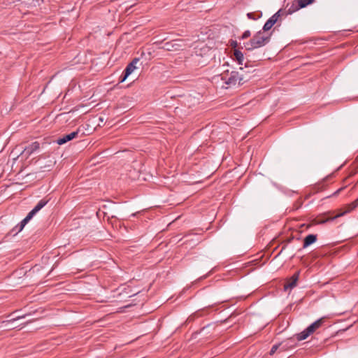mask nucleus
Returning <instances> with one entry per match:
<instances>
[{
  "instance_id": "6",
  "label": "nucleus",
  "mask_w": 358,
  "mask_h": 358,
  "mask_svg": "<svg viewBox=\"0 0 358 358\" xmlns=\"http://www.w3.org/2000/svg\"><path fill=\"white\" fill-rule=\"evenodd\" d=\"M138 58H134L126 67L124 76L120 77V83H123L127 78L137 68L136 64L139 62Z\"/></svg>"
},
{
  "instance_id": "28",
  "label": "nucleus",
  "mask_w": 358,
  "mask_h": 358,
  "mask_svg": "<svg viewBox=\"0 0 358 358\" xmlns=\"http://www.w3.org/2000/svg\"><path fill=\"white\" fill-rule=\"evenodd\" d=\"M301 205H302V201H298L296 202V203L295 204V208H296V209L299 208L301 206Z\"/></svg>"
},
{
  "instance_id": "3",
  "label": "nucleus",
  "mask_w": 358,
  "mask_h": 358,
  "mask_svg": "<svg viewBox=\"0 0 358 358\" xmlns=\"http://www.w3.org/2000/svg\"><path fill=\"white\" fill-rule=\"evenodd\" d=\"M325 321V317H321L309 325L306 329L296 335V339L300 341L306 339L310 335L313 334L317 329L320 328Z\"/></svg>"
},
{
  "instance_id": "26",
  "label": "nucleus",
  "mask_w": 358,
  "mask_h": 358,
  "mask_svg": "<svg viewBox=\"0 0 358 358\" xmlns=\"http://www.w3.org/2000/svg\"><path fill=\"white\" fill-rule=\"evenodd\" d=\"M250 36H251V32L249 30H246V31H244V33L241 36V39L248 38Z\"/></svg>"
},
{
  "instance_id": "24",
  "label": "nucleus",
  "mask_w": 358,
  "mask_h": 358,
  "mask_svg": "<svg viewBox=\"0 0 358 358\" xmlns=\"http://www.w3.org/2000/svg\"><path fill=\"white\" fill-rule=\"evenodd\" d=\"M37 213V212L33 208L25 217L26 219L28 220V221H30L32 217Z\"/></svg>"
},
{
  "instance_id": "22",
  "label": "nucleus",
  "mask_w": 358,
  "mask_h": 358,
  "mask_svg": "<svg viewBox=\"0 0 358 358\" xmlns=\"http://www.w3.org/2000/svg\"><path fill=\"white\" fill-rule=\"evenodd\" d=\"M280 10L276 12L275 14H273L270 19L271 21L274 23V24L278 22L279 17H280Z\"/></svg>"
},
{
  "instance_id": "10",
  "label": "nucleus",
  "mask_w": 358,
  "mask_h": 358,
  "mask_svg": "<svg viewBox=\"0 0 358 358\" xmlns=\"http://www.w3.org/2000/svg\"><path fill=\"white\" fill-rule=\"evenodd\" d=\"M299 276V272H296L287 282V283L284 286L285 290L288 289H292L296 285V282L298 281Z\"/></svg>"
},
{
  "instance_id": "20",
  "label": "nucleus",
  "mask_w": 358,
  "mask_h": 358,
  "mask_svg": "<svg viewBox=\"0 0 358 358\" xmlns=\"http://www.w3.org/2000/svg\"><path fill=\"white\" fill-rule=\"evenodd\" d=\"M29 221H28L27 219H26L25 217L21 221V222L20 223L19 225H17L16 227L18 228V230H17V232H20L21 231L23 228L24 227V226L29 222Z\"/></svg>"
},
{
  "instance_id": "14",
  "label": "nucleus",
  "mask_w": 358,
  "mask_h": 358,
  "mask_svg": "<svg viewBox=\"0 0 358 358\" xmlns=\"http://www.w3.org/2000/svg\"><path fill=\"white\" fill-rule=\"evenodd\" d=\"M48 202V200L43 199L38 201L34 209L38 213L42 208H43Z\"/></svg>"
},
{
  "instance_id": "30",
  "label": "nucleus",
  "mask_w": 358,
  "mask_h": 358,
  "mask_svg": "<svg viewBox=\"0 0 358 358\" xmlns=\"http://www.w3.org/2000/svg\"><path fill=\"white\" fill-rule=\"evenodd\" d=\"M357 201H358V198H357Z\"/></svg>"
},
{
  "instance_id": "15",
  "label": "nucleus",
  "mask_w": 358,
  "mask_h": 358,
  "mask_svg": "<svg viewBox=\"0 0 358 358\" xmlns=\"http://www.w3.org/2000/svg\"><path fill=\"white\" fill-rule=\"evenodd\" d=\"M48 202V200L43 199L38 201L34 209L38 213L42 208H43Z\"/></svg>"
},
{
  "instance_id": "11",
  "label": "nucleus",
  "mask_w": 358,
  "mask_h": 358,
  "mask_svg": "<svg viewBox=\"0 0 358 358\" xmlns=\"http://www.w3.org/2000/svg\"><path fill=\"white\" fill-rule=\"evenodd\" d=\"M40 148V144L38 142L35 141L31 144L29 145L26 148H24L23 152L25 153L27 156L31 155L35 151L38 150Z\"/></svg>"
},
{
  "instance_id": "17",
  "label": "nucleus",
  "mask_w": 358,
  "mask_h": 358,
  "mask_svg": "<svg viewBox=\"0 0 358 358\" xmlns=\"http://www.w3.org/2000/svg\"><path fill=\"white\" fill-rule=\"evenodd\" d=\"M291 340H287V341L285 342H283V343H279V345H280V350L281 352H284V351H286L287 349H289L290 347H292V345L289 344V342H290Z\"/></svg>"
},
{
  "instance_id": "19",
  "label": "nucleus",
  "mask_w": 358,
  "mask_h": 358,
  "mask_svg": "<svg viewBox=\"0 0 358 358\" xmlns=\"http://www.w3.org/2000/svg\"><path fill=\"white\" fill-rule=\"evenodd\" d=\"M274 25V23L271 21V20L269 18L266 23L264 24L262 30L264 31H267L270 30L272 27Z\"/></svg>"
},
{
  "instance_id": "16",
  "label": "nucleus",
  "mask_w": 358,
  "mask_h": 358,
  "mask_svg": "<svg viewBox=\"0 0 358 358\" xmlns=\"http://www.w3.org/2000/svg\"><path fill=\"white\" fill-rule=\"evenodd\" d=\"M48 202V200L43 199L38 201L34 209L38 213L42 208H43Z\"/></svg>"
},
{
  "instance_id": "1",
  "label": "nucleus",
  "mask_w": 358,
  "mask_h": 358,
  "mask_svg": "<svg viewBox=\"0 0 358 358\" xmlns=\"http://www.w3.org/2000/svg\"><path fill=\"white\" fill-rule=\"evenodd\" d=\"M210 50L206 45H203L201 48L196 47L189 59L196 66H206L210 57Z\"/></svg>"
},
{
  "instance_id": "18",
  "label": "nucleus",
  "mask_w": 358,
  "mask_h": 358,
  "mask_svg": "<svg viewBox=\"0 0 358 358\" xmlns=\"http://www.w3.org/2000/svg\"><path fill=\"white\" fill-rule=\"evenodd\" d=\"M262 16V13H247V17L250 20H257L260 18Z\"/></svg>"
},
{
  "instance_id": "8",
  "label": "nucleus",
  "mask_w": 358,
  "mask_h": 358,
  "mask_svg": "<svg viewBox=\"0 0 358 358\" xmlns=\"http://www.w3.org/2000/svg\"><path fill=\"white\" fill-rule=\"evenodd\" d=\"M314 1L315 0H294L292 2V8L293 11H296L305 8L308 5L313 3Z\"/></svg>"
},
{
  "instance_id": "2",
  "label": "nucleus",
  "mask_w": 358,
  "mask_h": 358,
  "mask_svg": "<svg viewBox=\"0 0 358 358\" xmlns=\"http://www.w3.org/2000/svg\"><path fill=\"white\" fill-rule=\"evenodd\" d=\"M270 41V36H264L262 31L257 32L244 46L247 50H252L264 46Z\"/></svg>"
},
{
  "instance_id": "27",
  "label": "nucleus",
  "mask_w": 358,
  "mask_h": 358,
  "mask_svg": "<svg viewBox=\"0 0 358 358\" xmlns=\"http://www.w3.org/2000/svg\"><path fill=\"white\" fill-rule=\"evenodd\" d=\"M230 45H231L233 48H234V50H235V49H236V48L238 46V43H237V41H233V40H231V41H230Z\"/></svg>"
},
{
  "instance_id": "4",
  "label": "nucleus",
  "mask_w": 358,
  "mask_h": 358,
  "mask_svg": "<svg viewBox=\"0 0 358 358\" xmlns=\"http://www.w3.org/2000/svg\"><path fill=\"white\" fill-rule=\"evenodd\" d=\"M221 79L224 80L227 85L230 86L236 85V84L241 85L245 82L243 76L239 75V73L236 71H231L230 75L222 73L221 75Z\"/></svg>"
},
{
  "instance_id": "12",
  "label": "nucleus",
  "mask_w": 358,
  "mask_h": 358,
  "mask_svg": "<svg viewBox=\"0 0 358 358\" xmlns=\"http://www.w3.org/2000/svg\"><path fill=\"white\" fill-rule=\"evenodd\" d=\"M317 241V235L315 234H309L305 237L303 240V248H306L314 243Z\"/></svg>"
},
{
  "instance_id": "13",
  "label": "nucleus",
  "mask_w": 358,
  "mask_h": 358,
  "mask_svg": "<svg viewBox=\"0 0 358 358\" xmlns=\"http://www.w3.org/2000/svg\"><path fill=\"white\" fill-rule=\"evenodd\" d=\"M234 56L235 59L238 62V64H242L243 59H244V55L243 54L237 49H235L234 51Z\"/></svg>"
},
{
  "instance_id": "23",
  "label": "nucleus",
  "mask_w": 358,
  "mask_h": 358,
  "mask_svg": "<svg viewBox=\"0 0 358 358\" xmlns=\"http://www.w3.org/2000/svg\"><path fill=\"white\" fill-rule=\"evenodd\" d=\"M24 317H25V315H21V316H17V317H16L15 318H13V319L6 320V321H3V322H0V328L1 327V324H3V323L17 321V320H18L20 319L24 318Z\"/></svg>"
},
{
  "instance_id": "7",
  "label": "nucleus",
  "mask_w": 358,
  "mask_h": 358,
  "mask_svg": "<svg viewBox=\"0 0 358 358\" xmlns=\"http://www.w3.org/2000/svg\"><path fill=\"white\" fill-rule=\"evenodd\" d=\"M357 206H358V201H357V199H356V200H355L354 201H352V203H350V204H348L347 206V210L345 213H342L341 214H338V215H336L334 217L327 218V219H326L324 220L318 221L317 223V224H323V223H325L326 222H328V221H330V220H334V219L343 215L345 213H349V212L353 210Z\"/></svg>"
},
{
  "instance_id": "25",
  "label": "nucleus",
  "mask_w": 358,
  "mask_h": 358,
  "mask_svg": "<svg viewBox=\"0 0 358 358\" xmlns=\"http://www.w3.org/2000/svg\"><path fill=\"white\" fill-rule=\"evenodd\" d=\"M280 345L275 344L272 346L271 350H270V355H273L278 349H280Z\"/></svg>"
},
{
  "instance_id": "9",
  "label": "nucleus",
  "mask_w": 358,
  "mask_h": 358,
  "mask_svg": "<svg viewBox=\"0 0 358 358\" xmlns=\"http://www.w3.org/2000/svg\"><path fill=\"white\" fill-rule=\"evenodd\" d=\"M78 132H79V129H78L76 131H73L69 134L64 135V136L60 137L58 139H57L56 142L58 145H63V144L73 140V138H76L78 135Z\"/></svg>"
},
{
  "instance_id": "21",
  "label": "nucleus",
  "mask_w": 358,
  "mask_h": 358,
  "mask_svg": "<svg viewBox=\"0 0 358 358\" xmlns=\"http://www.w3.org/2000/svg\"><path fill=\"white\" fill-rule=\"evenodd\" d=\"M29 221H28L27 219H26L25 217L21 221V222L20 223L19 225H17L16 227L18 228V230H17V232H20L21 231L23 228L24 227V226L29 222Z\"/></svg>"
},
{
  "instance_id": "29",
  "label": "nucleus",
  "mask_w": 358,
  "mask_h": 358,
  "mask_svg": "<svg viewBox=\"0 0 358 358\" xmlns=\"http://www.w3.org/2000/svg\"><path fill=\"white\" fill-rule=\"evenodd\" d=\"M342 190V188L338 189L335 193L334 194H338Z\"/></svg>"
},
{
  "instance_id": "5",
  "label": "nucleus",
  "mask_w": 358,
  "mask_h": 358,
  "mask_svg": "<svg viewBox=\"0 0 358 358\" xmlns=\"http://www.w3.org/2000/svg\"><path fill=\"white\" fill-rule=\"evenodd\" d=\"M182 41L173 40L166 43H164L162 48L166 51H178L180 50L182 45L181 44Z\"/></svg>"
}]
</instances>
